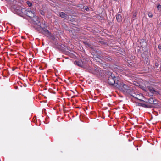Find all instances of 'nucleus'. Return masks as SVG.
<instances>
[{
  "label": "nucleus",
  "mask_w": 161,
  "mask_h": 161,
  "mask_svg": "<svg viewBox=\"0 0 161 161\" xmlns=\"http://www.w3.org/2000/svg\"><path fill=\"white\" fill-rule=\"evenodd\" d=\"M117 86V88L120 90L125 94L130 95L133 97H135V96L136 95L135 93L134 89L131 86H128L121 82Z\"/></svg>",
  "instance_id": "f257e3e1"
},
{
  "label": "nucleus",
  "mask_w": 161,
  "mask_h": 161,
  "mask_svg": "<svg viewBox=\"0 0 161 161\" xmlns=\"http://www.w3.org/2000/svg\"><path fill=\"white\" fill-rule=\"evenodd\" d=\"M107 78V82L110 85H114L117 88V85H119L120 81V78L119 77L115 76L114 75L108 76Z\"/></svg>",
  "instance_id": "f03ea898"
},
{
  "label": "nucleus",
  "mask_w": 161,
  "mask_h": 161,
  "mask_svg": "<svg viewBox=\"0 0 161 161\" xmlns=\"http://www.w3.org/2000/svg\"><path fill=\"white\" fill-rule=\"evenodd\" d=\"M11 9L14 10L15 13L21 16H23V14L25 13V8L20 7L19 5H14L11 6Z\"/></svg>",
  "instance_id": "7ed1b4c3"
},
{
  "label": "nucleus",
  "mask_w": 161,
  "mask_h": 161,
  "mask_svg": "<svg viewBox=\"0 0 161 161\" xmlns=\"http://www.w3.org/2000/svg\"><path fill=\"white\" fill-rule=\"evenodd\" d=\"M47 24H46L45 22L44 23H42V25H41L40 27L42 29V34L46 36H49L50 35V33L49 31L47 29Z\"/></svg>",
  "instance_id": "20e7f679"
},
{
  "label": "nucleus",
  "mask_w": 161,
  "mask_h": 161,
  "mask_svg": "<svg viewBox=\"0 0 161 161\" xmlns=\"http://www.w3.org/2000/svg\"><path fill=\"white\" fill-rule=\"evenodd\" d=\"M93 74L95 75L98 77H102L103 75V71L101 69L98 67H95Z\"/></svg>",
  "instance_id": "39448f33"
},
{
  "label": "nucleus",
  "mask_w": 161,
  "mask_h": 161,
  "mask_svg": "<svg viewBox=\"0 0 161 161\" xmlns=\"http://www.w3.org/2000/svg\"><path fill=\"white\" fill-rule=\"evenodd\" d=\"M25 13L23 14V16L26 15L29 17L31 19L35 15V12L34 11H31L29 9H26L25 8Z\"/></svg>",
  "instance_id": "423d86ee"
},
{
  "label": "nucleus",
  "mask_w": 161,
  "mask_h": 161,
  "mask_svg": "<svg viewBox=\"0 0 161 161\" xmlns=\"http://www.w3.org/2000/svg\"><path fill=\"white\" fill-rule=\"evenodd\" d=\"M31 19L34 24H36L40 26H41V25H42V24L40 23V18L36 15H35Z\"/></svg>",
  "instance_id": "0eeeda50"
},
{
  "label": "nucleus",
  "mask_w": 161,
  "mask_h": 161,
  "mask_svg": "<svg viewBox=\"0 0 161 161\" xmlns=\"http://www.w3.org/2000/svg\"><path fill=\"white\" fill-rule=\"evenodd\" d=\"M137 104L138 106L142 107H143L151 108L153 107V106L152 105L148 104L143 103H137Z\"/></svg>",
  "instance_id": "6e6552de"
},
{
  "label": "nucleus",
  "mask_w": 161,
  "mask_h": 161,
  "mask_svg": "<svg viewBox=\"0 0 161 161\" xmlns=\"http://www.w3.org/2000/svg\"><path fill=\"white\" fill-rule=\"evenodd\" d=\"M58 48L63 51H66L67 50H69L68 46H66L64 45H58Z\"/></svg>",
  "instance_id": "1a4fd4ad"
},
{
  "label": "nucleus",
  "mask_w": 161,
  "mask_h": 161,
  "mask_svg": "<svg viewBox=\"0 0 161 161\" xmlns=\"http://www.w3.org/2000/svg\"><path fill=\"white\" fill-rule=\"evenodd\" d=\"M74 64L75 65H76L80 67L83 68H86V66H83V63H82V61H81V60L79 61H75L74 62Z\"/></svg>",
  "instance_id": "9d476101"
},
{
  "label": "nucleus",
  "mask_w": 161,
  "mask_h": 161,
  "mask_svg": "<svg viewBox=\"0 0 161 161\" xmlns=\"http://www.w3.org/2000/svg\"><path fill=\"white\" fill-rule=\"evenodd\" d=\"M147 102L151 104H155L157 103L156 100H154L153 98H152L148 99Z\"/></svg>",
  "instance_id": "9b49d317"
},
{
  "label": "nucleus",
  "mask_w": 161,
  "mask_h": 161,
  "mask_svg": "<svg viewBox=\"0 0 161 161\" xmlns=\"http://www.w3.org/2000/svg\"><path fill=\"white\" fill-rule=\"evenodd\" d=\"M147 87L149 91L152 94H154L158 93V92L156 91L152 87L148 86Z\"/></svg>",
  "instance_id": "f8f14e48"
},
{
  "label": "nucleus",
  "mask_w": 161,
  "mask_h": 161,
  "mask_svg": "<svg viewBox=\"0 0 161 161\" xmlns=\"http://www.w3.org/2000/svg\"><path fill=\"white\" fill-rule=\"evenodd\" d=\"M84 69H86L88 72L92 74H93V72L94 71V69H93L90 66L88 67H86V68H84Z\"/></svg>",
  "instance_id": "ddd939ff"
},
{
  "label": "nucleus",
  "mask_w": 161,
  "mask_h": 161,
  "mask_svg": "<svg viewBox=\"0 0 161 161\" xmlns=\"http://www.w3.org/2000/svg\"><path fill=\"white\" fill-rule=\"evenodd\" d=\"M102 58L107 61H110L112 60L110 56H102Z\"/></svg>",
  "instance_id": "4468645a"
},
{
  "label": "nucleus",
  "mask_w": 161,
  "mask_h": 161,
  "mask_svg": "<svg viewBox=\"0 0 161 161\" xmlns=\"http://www.w3.org/2000/svg\"><path fill=\"white\" fill-rule=\"evenodd\" d=\"M122 17L120 14H117L116 17V19L118 22H120L122 20Z\"/></svg>",
  "instance_id": "2eb2a0df"
},
{
  "label": "nucleus",
  "mask_w": 161,
  "mask_h": 161,
  "mask_svg": "<svg viewBox=\"0 0 161 161\" xmlns=\"http://www.w3.org/2000/svg\"><path fill=\"white\" fill-rule=\"evenodd\" d=\"M104 74L105 75L106 77L107 78L108 76L114 75L112 74L111 72H110L108 70H105L104 71Z\"/></svg>",
  "instance_id": "dca6fc26"
},
{
  "label": "nucleus",
  "mask_w": 161,
  "mask_h": 161,
  "mask_svg": "<svg viewBox=\"0 0 161 161\" xmlns=\"http://www.w3.org/2000/svg\"><path fill=\"white\" fill-rule=\"evenodd\" d=\"M59 16L62 18H65L67 17V14L61 12L59 13Z\"/></svg>",
  "instance_id": "f3484780"
},
{
  "label": "nucleus",
  "mask_w": 161,
  "mask_h": 161,
  "mask_svg": "<svg viewBox=\"0 0 161 161\" xmlns=\"http://www.w3.org/2000/svg\"><path fill=\"white\" fill-rule=\"evenodd\" d=\"M38 13L40 14H41L42 16L45 15V12L44 10L39 9L38 11Z\"/></svg>",
  "instance_id": "a211bd4d"
},
{
  "label": "nucleus",
  "mask_w": 161,
  "mask_h": 161,
  "mask_svg": "<svg viewBox=\"0 0 161 161\" xmlns=\"http://www.w3.org/2000/svg\"><path fill=\"white\" fill-rule=\"evenodd\" d=\"M81 60L82 61V63H83V66H85V65L87 63V61L84 58H83Z\"/></svg>",
  "instance_id": "6ab92c4d"
},
{
  "label": "nucleus",
  "mask_w": 161,
  "mask_h": 161,
  "mask_svg": "<svg viewBox=\"0 0 161 161\" xmlns=\"http://www.w3.org/2000/svg\"><path fill=\"white\" fill-rule=\"evenodd\" d=\"M83 42L85 45L89 47L90 46V44L87 42L83 41Z\"/></svg>",
  "instance_id": "aec40b11"
},
{
  "label": "nucleus",
  "mask_w": 161,
  "mask_h": 161,
  "mask_svg": "<svg viewBox=\"0 0 161 161\" xmlns=\"http://www.w3.org/2000/svg\"><path fill=\"white\" fill-rule=\"evenodd\" d=\"M26 3L29 7L31 6L32 5V3L29 1H27Z\"/></svg>",
  "instance_id": "412c9836"
},
{
  "label": "nucleus",
  "mask_w": 161,
  "mask_h": 161,
  "mask_svg": "<svg viewBox=\"0 0 161 161\" xmlns=\"http://www.w3.org/2000/svg\"><path fill=\"white\" fill-rule=\"evenodd\" d=\"M84 9L86 11H89V8L87 6H85L84 7Z\"/></svg>",
  "instance_id": "4be33fe9"
},
{
  "label": "nucleus",
  "mask_w": 161,
  "mask_h": 161,
  "mask_svg": "<svg viewBox=\"0 0 161 161\" xmlns=\"http://www.w3.org/2000/svg\"><path fill=\"white\" fill-rule=\"evenodd\" d=\"M148 16L150 18L152 17L153 16V15L152 13L150 12H148Z\"/></svg>",
  "instance_id": "5701e85b"
},
{
  "label": "nucleus",
  "mask_w": 161,
  "mask_h": 161,
  "mask_svg": "<svg viewBox=\"0 0 161 161\" xmlns=\"http://www.w3.org/2000/svg\"><path fill=\"white\" fill-rule=\"evenodd\" d=\"M157 8L158 10H161V5L160 4L158 5L157 6Z\"/></svg>",
  "instance_id": "b1692460"
},
{
  "label": "nucleus",
  "mask_w": 161,
  "mask_h": 161,
  "mask_svg": "<svg viewBox=\"0 0 161 161\" xmlns=\"http://www.w3.org/2000/svg\"><path fill=\"white\" fill-rule=\"evenodd\" d=\"M155 65L156 68H158L159 65V64L158 63L156 62L155 64Z\"/></svg>",
  "instance_id": "393cba45"
},
{
  "label": "nucleus",
  "mask_w": 161,
  "mask_h": 161,
  "mask_svg": "<svg viewBox=\"0 0 161 161\" xmlns=\"http://www.w3.org/2000/svg\"><path fill=\"white\" fill-rule=\"evenodd\" d=\"M137 15V14H136V12H135L134 13H133V18H135L136 17Z\"/></svg>",
  "instance_id": "a878e982"
},
{
  "label": "nucleus",
  "mask_w": 161,
  "mask_h": 161,
  "mask_svg": "<svg viewBox=\"0 0 161 161\" xmlns=\"http://www.w3.org/2000/svg\"><path fill=\"white\" fill-rule=\"evenodd\" d=\"M51 39H52L53 41H55V37L53 36H51Z\"/></svg>",
  "instance_id": "bb28decb"
},
{
  "label": "nucleus",
  "mask_w": 161,
  "mask_h": 161,
  "mask_svg": "<svg viewBox=\"0 0 161 161\" xmlns=\"http://www.w3.org/2000/svg\"><path fill=\"white\" fill-rule=\"evenodd\" d=\"M134 98H135V99H137L138 100H139L140 101H144L141 99H138V98H137V97H136V96H135V97H134Z\"/></svg>",
  "instance_id": "cd10ccee"
},
{
  "label": "nucleus",
  "mask_w": 161,
  "mask_h": 161,
  "mask_svg": "<svg viewBox=\"0 0 161 161\" xmlns=\"http://www.w3.org/2000/svg\"><path fill=\"white\" fill-rule=\"evenodd\" d=\"M158 47L160 50L161 51V45H158Z\"/></svg>",
  "instance_id": "c85d7f7f"
},
{
  "label": "nucleus",
  "mask_w": 161,
  "mask_h": 161,
  "mask_svg": "<svg viewBox=\"0 0 161 161\" xmlns=\"http://www.w3.org/2000/svg\"><path fill=\"white\" fill-rule=\"evenodd\" d=\"M135 19H133V20H135Z\"/></svg>",
  "instance_id": "c756f323"
},
{
  "label": "nucleus",
  "mask_w": 161,
  "mask_h": 161,
  "mask_svg": "<svg viewBox=\"0 0 161 161\" xmlns=\"http://www.w3.org/2000/svg\"><path fill=\"white\" fill-rule=\"evenodd\" d=\"M55 22H57V21H55Z\"/></svg>",
  "instance_id": "7c9ffc66"
}]
</instances>
